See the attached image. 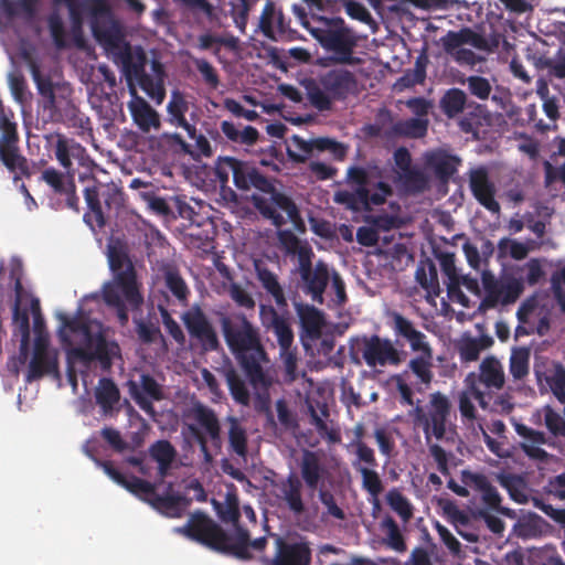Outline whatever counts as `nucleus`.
Returning a JSON list of instances; mask_svg holds the SVG:
<instances>
[{
  "label": "nucleus",
  "mask_w": 565,
  "mask_h": 565,
  "mask_svg": "<svg viewBox=\"0 0 565 565\" xmlns=\"http://www.w3.org/2000/svg\"><path fill=\"white\" fill-rule=\"evenodd\" d=\"M180 531L213 551L244 561L252 558L249 547L262 552L267 545L265 536L250 540L249 532L245 527H237L235 533L228 534L221 525L202 512L192 514Z\"/></svg>",
  "instance_id": "3"
},
{
  "label": "nucleus",
  "mask_w": 565,
  "mask_h": 565,
  "mask_svg": "<svg viewBox=\"0 0 565 565\" xmlns=\"http://www.w3.org/2000/svg\"><path fill=\"white\" fill-rule=\"evenodd\" d=\"M388 505L395 511L405 522L409 521L413 516V508L408 499L397 489H392L386 495Z\"/></svg>",
  "instance_id": "61"
},
{
  "label": "nucleus",
  "mask_w": 565,
  "mask_h": 565,
  "mask_svg": "<svg viewBox=\"0 0 565 565\" xmlns=\"http://www.w3.org/2000/svg\"><path fill=\"white\" fill-rule=\"evenodd\" d=\"M291 9L299 23L330 53V56L320 60V65H358L361 62L354 55L358 38L342 18L308 13L300 4H294Z\"/></svg>",
  "instance_id": "2"
},
{
  "label": "nucleus",
  "mask_w": 565,
  "mask_h": 565,
  "mask_svg": "<svg viewBox=\"0 0 565 565\" xmlns=\"http://www.w3.org/2000/svg\"><path fill=\"white\" fill-rule=\"evenodd\" d=\"M263 324L271 330L277 338L279 349H290L294 342V332L288 319L279 315L273 306H260Z\"/></svg>",
  "instance_id": "28"
},
{
  "label": "nucleus",
  "mask_w": 565,
  "mask_h": 565,
  "mask_svg": "<svg viewBox=\"0 0 565 565\" xmlns=\"http://www.w3.org/2000/svg\"><path fill=\"white\" fill-rule=\"evenodd\" d=\"M466 85L468 92L480 100H487L492 92V86L488 78L479 75H471L459 81Z\"/></svg>",
  "instance_id": "58"
},
{
  "label": "nucleus",
  "mask_w": 565,
  "mask_h": 565,
  "mask_svg": "<svg viewBox=\"0 0 565 565\" xmlns=\"http://www.w3.org/2000/svg\"><path fill=\"white\" fill-rule=\"evenodd\" d=\"M441 43L444 50L450 55L461 49L460 46L463 44H470L479 50H484L488 45L484 36L470 28H462L459 31H448L446 35L441 38Z\"/></svg>",
  "instance_id": "35"
},
{
  "label": "nucleus",
  "mask_w": 565,
  "mask_h": 565,
  "mask_svg": "<svg viewBox=\"0 0 565 565\" xmlns=\"http://www.w3.org/2000/svg\"><path fill=\"white\" fill-rule=\"evenodd\" d=\"M239 45L238 38L231 33H211L204 32L198 36L196 47L200 51H212L215 56H220L221 46L230 51H236Z\"/></svg>",
  "instance_id": "39"
},
{
  "label": "nucleus",
  "mask_w": 565,
  "mask_h": 565,
  "mask_svg": "<svg viewBox=\"0 0 565 565\" xmlns=\"http://www.w3.org/2000/svg\"><path fill=\"white\" fill-rule=\"evenodd\" d=\"M479 380L488 388L501 390L505 383L501 362L495 356H487L479 366Z\"/></svg>",
  "instance_id": "40"
},
{
  "label": "nucleus",
  "mask_w": 565,
  "mask_h": 565,
  "mask_svg": "<svg viewBox=\"0 0 565 565\" xmlns=\"http://www.w3.org/2000/svg\"><path fill=\"white\" fill-rule=\"evenodd\" d=\"M226 423L228 424V445L231 451L238 457H246L247 455V433L241 420L235 416H227Z\"/></svg>",
  "instance_id": "46"
},
{
  "label": "nucleus",
  "mask_w": 565,
  "mask_h": 565,
  "mask_svg": "<svg viewBox=\"0 0 565 565\" xmlns=\"http://www.w3.org/2000/svg\"><path fill=\"white\" fill-rule=\"evenodd\" d=\"M121 487L127 489L129 492L135 494L137 498H139L143 502L148 503L149 499L151 498L153 491L157 488V484L151 483L141 478L131 476L130 478H126V480Z\"/></svg>",
  "instance_id": "59"
},
{
  "label": "nucleus",
  "mask_w": 565,
  "mask_h": 565,
  "mask_svg": "<svg viewBox=\"0 0 565 565\" xmlns=\"http://www.w3.org/2000/svg\"><path fill=\"white\" fill-rule=\"evenodd\" d=\"M364 429L362 425H358L354 430V439L349 447L354 449V459L352 467L362 477V488L374 498L376 507H379L377 497L383 492L384 487L376 468L379 466L375 451L366 443L362 440Z\"/></svg>",
  "instance_id": "11"
},
{
  "label": "nucleus",
  "mask_w": 565,
  "mask_h": 565,
  "mask_svg": "<svg viewBox=\"0 0 565 565\" xmlns=\"http://www.w3.org/2000/svg\"><path fill=\"white\" fill-rule=\"evenodd\" d=\"M96 403L103 411V414H111L115 406L119 403L120 392L115 382L109 377H102L95 390Z\"/></svg>",
  "instance_id": "42"
},
{
  "label": "nucleus",
  "mask_w": 565,
  "mask_h": 565,
  "mask_svg": "<svg viewBox=\"0 0 565 565\" xmlns=\"http://www.w3.org/2000/svg\"><path fill=\"white\" fill-rule=\"evenodd\" d=\"M41 180L45 182L56 194L62 195L68 186V177L65 173L49 167L42 171Z\"/></svg>",
  "instance_id": "63"
},
{
  "label": "nucleus",
  "mask_w": 565,
  "mask_h": 565,
  "mask_svg": "<svg viewBox=\"0 0 565 565\" xmlns=\"http://www.w3.org/2000/svg\"><path fill=\"white\" fill-rule=\"evenodd\" d=\"M0 162L14 175V181L21 177L30 178L32 171L28 159L21 153L19 134L0 137Z\"/></svg>",
  "instance_id": "23"
},
{
  "label": "nucleus",
  "mask_w": 565,
  "mask_h": 565,
  "mask_svg": "<svg viewBox=\"0 0 565 565\" xmlns=\"http://www.w3.org/2000/svg\"><path fill=\"white\" fill-rule=\"evenodd\" d=\"M315 254L311 247H301L298 250V265L296 268L299 275V287L302 292L311 298L313 302L322 305L324 292L330 282L332 271L328 264L319 259L312 263Z\"/></svg>",
  "instance_id": "10"
},
{
  "label": "nucleus",
  "mask_w": 565,
  "mask_h": 565,
  "mask_svg": "<svg viewBox=\"0 0 565 565\" xmlns=\"http://www.w3.org/2000/svg\"><path fill=\"white\" fill-rule=\"evenodd\" d=\"M300 476L302 483L311 492L318 490L320 482L324 478V467L320 456L312 450L305 449L299 461Z\"/></svg>",
  "instance_id": "31"
},
{
  "label": "nucleus",
  "mask_w": 565,
  "mask_h": 565,
  "mask_svg": "<svg viewBox=\"0 0 565 565\" xmlns=\"http://www.w3.org/2000/svg\"><path fill=\"white\" fill-rule=\"evenodd\" d=\"M235 125L232 121L223 120L221 122V131L232 142L245 146H253L259 138L258 130L253 126Z\"/></svg>",
  "instance_id": "45"
},
{
  "label": "nucleus",
  "mask_w": 565,
  "mask_h": 565,
  "mask_svg": "<svg viewBox=\"0 0 565 565\" xmlns=\"http://www.w3.org/2000/svg\"><path fill=\"white\" fill-rule=\"evenodd\" d=\"M428 124L427 118L398 120L392 125L385 135L386 137L422 138L427 134Z\"/></svg>",
  "instance_id": "43"
},
{
  "label": "nucleus",
  "mask_w": 565,
  "mask_h": 565,
  "mask_svg": "<svg viewBox=\"0 0 565 565\" xmlns=\"http://www.w3.org/2000/svg\"><path fill=\"white\" fill-rule=\"evenodd\" d=\"M277 498L295 516H300L306 512V503L302 498L303 483L297 473L290 472L277 483Z\"/></svg>",
  "instance_id": "25"
},
{
  "label": "nucleus",
  "mask_w": 565,
  "mask_h": 565,
  "mask_svg": "<svg viewBox=\"0 0 565 565\" xmlns=\"http://www.w3.org/2000/svg\"><path fill=\"white\" fill-rule=\"evenodd\" d=\"M146 53L141 47H138L135 50L134 55L124 62L122 66L127 77L130 81L136 79L139 87L148 95V97L157 105H160L166 98L164 81L146 73Z\"/></svg>",
  "instance_id": "17"
},
{
  "label": "nucleus",
  "mask_w": 565,
  "mask_h": 565,
  "mask_svg": "<svg viewBox=\"0 0 565 565\" xmlns=\"http://www.w3.org/2000/svg\"><path fill=\"white\" fill-rule=\"evenodd\" d=\"M194 140V143H188L179 134H174L172 139L181 147L183 152L190 154L193 159L201 157L210 158L213 154V150L210 141L202 134H198L195 129V136L189 137Z\"/></svg>",
  "instance_id": "49"
},
{
  "label": "nucleus",
  "mask_w": 565,
  "mask_h": 565,
  "mask_svg": "<svg viewBox=\"0 0 565 565\" xmlns=\"http://www.w3.org/2000/svg\"><path fill=\"white\" fill-rule=\"evenodd\" d=\"M296 307L303 328L308 332H318L322 327L321 312L310 305L297 303Z\"/></svg>",
  "instance_id": "57"
},
{
  "label": "nucleus",
  "mask_w": 565,
  "mask_h": 565,
  "mask_svg": "<svg viewBox=\"0 0 565 565\" xmlns=\"http://www.w3.org/2000/svg\"><path fill=\"white\" fill-rule=\"evenodd\" d=\"M126 387L136 404L150 416L156 414L153 402H159L164 397L161 385L147 373L140 375L139 382L128 380Z\"/></svg>",
  "instance_id": "20"
},
{
  "label": "nucleus",
  "mask_w": 565,
  "mask_h": 565,
  "mask_svg": "<svg viewBox=\"0 0 565 565\" xmlns=\"http://www.w3.org/2000/svg\"><path fill=\"white\" fill-rule=\"evenodd\" d=\"M32 78L41 96L44 113L53 122H61L82 134L92 131L90 119L73 103L72 88L63 83H53L50 76L42 75L36 66L32 67Z\"/></svg>",
  "instance_id": "7"
},
{
  "label": "nucleus",
  "mask_w": 565,
  "mask_h": 565,
  "mask_svg": "<svg viewBox=\"0 0 565 565\" xmlns=\"http://www.w3.org/2000/svg\"><path fill=\"white\" fill-rule=\"evenodd\" d=\"M171 490L172 483H169L166 494H158L156 489L148 504L169 518H180L189 505L190 500L180 493H170Z\"/></svg>",
  "instance_id": "34"
},
{
  "label": "nucleus",
  "mask_w": 565,
  "mask_h": 565,
  "mask_svg": "<svg viewBox=\"0 0 565 565\" xmlns=\"http://www.w3.org/2000/svg\"><path fill=\"white\" fill-rule=\"evenodd\" d=\"M467 94L460 88H449L439 100V108L449 118H456L462 114L469 105Z\"/></svg>",
  "instance_id": "44"
},
{
  "label": "nucleus",
  "mask_w": 565,
  "mask_h": 565,
  "mask_svg": "<svg viewBox=\"0 0 565 565\" xmlns=\"http://www.w3.org/2000/svg\"><path fill=\"white\" fill-rule=\"evenodd\" d=\"M149 456L158 462H173L178 452L174 446L167 439H160L150 445Z\"/></svg>",
  "instance_id": "62"
},
{
  "label": "nucleus",
  "mask_w": 565,
  "mask_h": 565,
  "mask_svg": "<svg viewBox=\"0 0 565 565\" xmlns=\"http://www.w3.org/2000/svg\"><path fill=\"white\" fill-rule=\"evenodd\" d=\"M44 376L61 377L58 353H32L28 364L25 382L32 383Z\"/></svg>",
  "instance_id": "29"
},
{
  "label": "nucleus",
  "mask_w": 565,
  "mask_h": 565,
  "mask_svg": "<svg viewBox=\"0 0 565 565\" xmlns=\"http://www.w3.org/2000/svg\"><path fill=\"white\" fill-rule=\"evenodd\" d=\"M390 327L397 338L409 343L413 351H428L426 335L414 327V323L397 311L388 313Z\"/></svg>",
  "instance_id": "27"
},
{
  "label": "nucleus",
  "mask_w": 565,
  "mask_h": 565,
  "mask_svg": "<svg viewBox=\"0 0 565 565\" xmlns=\"http://www.w3.org/2000/svg\"><path fill=\"white\" fill-rule=\"evenodd\" d=\"M134 98L129 102L128 108L134 122L143 132H149L152 128H160V117L142 97L138 96L135 88H131Z\"/></svg>",
  "instance_id": "33"
},
{
  "label": "nucleus",
  "mask_w": 565,
  "mask_h": 565,
  "mask_svg": "<svg viewBox=\"0 0 565 565\" xmlns=\"http://www.w3.org/2000/svg\"><path fill=\"white\" fill-rule=\"evenodd\" d=\"M427 63L428 60L426 56H418L415 61L414 67L406 70L397 79L396 86H398L401 89H404L414 87L418 84H423L426 78Z\"/></svg>",
  "instance_id": "52"
},
{
  "label": "nucleus",
  "mask_w": 565,
  "mask_h": 565,
  "mask_svg": "<svg viewBox=\"0 0 565 565\" xmlns=\"http://www.w3.org/2000/svg\"><path fill=\"white\" fill-rule=\"evenodd\" d=\"M254 268L256 278L262 288L274 299L277 308L281 310L286 309L288 301L278 276L271 271L263 260H255Z\"/></svg>",
  "instance_id": "32"
},
{
  "label": "nucleus",
  "mask_w": 565,
  "mask_h": 565,
  "mask_svg": "<svg viewBox=\"0 0 565 565\" xmlns=\"http://www.w3.org/2000/svg\"><path fill=\"white\" fill-rule=\"evenodd\" d=\"M382 178L383 172L376 166L367 168L351 166L345 175L348 188L335 191L333 201L355 213L371 212L393 195L392 185Z\"/></svg>",
  "instance_id": "5"
},
{
  "label": "nucleus",
  "mask_w": 565,
  "mask_h": 565,
  "mask_svg": "<svg viewBox=\"0 0 565 565\" xmlns=\"http://www.w3.org/2000/svg\"><path fill=\"white\" fill-rule=\"evenodd\" d=\"M0 162L14 175V181L21 177L30 178L32 171L28 159L21 153L19 134L0 137Z\"/></svg>",
  "instance_id": "22"
},
{
  "label": "nucleus",
  "mask_w": 565,
  "mask_h": 565,
  "mask_svg": "<svg viewBox=\"0 0 565 565\" xmlns=\"http://www.w3.org/2000/svg\"><path fill=\"white\" fill-rule=\"evenodd\" d=\"M501 285L492 274L487 271L482 274V286L486 291L481 302L482 307L494 308L499 303Z\"/></svg>",
  "instance_id": "60"
},
{
  "label": "nucleus",
  "mask_w": 565,
  "mask_h": 565,
  "mask_svg": "<svg viewBox=\"0 0 565 565\" xmlns=\"http://www.w3.org/2000/svg\"><path fill=\"white\" fill-rule=\"evenodd\" d=\"M458 126L461 131L477 136L486 120L484 107L475 102H470Z\"/></svg>",
  "instance_id": "48"
},
{
  "label": "nucleus",
  "mask_w": 565,
  "mask_h": 565,
  "mask_svg": "<svg viewBox=\"0 0 565 565\" xmlns=\"http://www.w3.org/2000/svg\"><path fill=\"white\" fill-rule=\"evenodd\" d=\"M329 151L335 160H343L347 156V147L331 138L320 137L311 140L295 135L287 148L288 157L297 163H305L312 152Z\"/></svg>",
  "instance_id": "18"
},
{
  "label": "nucleus",
  "mask_w": 565,
  "mask_h": 565,
  "mask_svg": "<svg viewBox=\"0 0 565 565\" xmlns=\"http://www.w3.org/2000/svg\"><path fill=\"white\" fill-rule=\"evenodd\" d=\"M381 529L385 531L386 537L384 543L392 550L403 553L407 550L404 537L401 533L399 526L396 521L391 516L386 515L381 522Z\"/></svg>",
  "instance_id": "54"
},
{
  "label": "nucleus",
  "mask_w": 565,
  "mask_h": 565,
  "mask_svg": "<svg viewBox=\"0 0 565 565\" xmlns=\"http://www.w3.org/2000/svg\"><path fill=\"white\" fill-rule=\"evenodd\" d=\"M108 11L105 1H94L92 12L95 17L90 22L92 32L99 44L107 51L117 54L124 63L134 55L135 51L131 50L129 43L125 42L120 25L116 21L97 17V14L108 13Z\"/></svg>",
  "instance_id": "12"
},
{
  "label": "nucleus",
  "mask_w": 565,
  "mask_h": 565,
  "mask_svg": "<svg viewBox=\"0 0 565 565\" xmlns=\"http://www.w3.org/2000/svg\"><path fill=\"white\" fill-rule=\"evenodd\" d=\"M84 199L89 211L84 214V221L93 227V217L95 225L103 228L106 225L103 203L108 211L118 210L122 204V192L114 183H103L93 178L84 189Z\"/></svg>",
  "instance_id": "13"
},
{
  "label": "nucleus",
  "mask_w": 565,
  "mask_h": 565,
  "mask_svg": "<svg viewBox=\"0 0 565 565\" xmlns=\"http://www.w3.org/2000/svg\"><path fill=\"white\" fill-rule=\"evenodd\" d=\"M113 273L114 280L103 286V299L108 307L115 309L120 326H126L129 319L126 302L136 309L143 302V297L134 264Z\"/></svg>",
  "instance_id": "9"
},
{
  "label": "nucleus",
  "mask_w": 565,
  "mask_h": 565,
  "mask_svg": "<svg viewBox=\"0 0 565 565\" xmlns=\"http://www.w3.org/2000/svg\"><path fill=\"white\" fill-rule=\"evenodd\" d=\"M55 158L61 167L66 171L68 177V186L62 195L66 196V205L78 212L79 199L76 195V186L74 183L75 171L73 169L72 159L82 162L86 156V149L74 139H68L63 135H58L54 146Z\"/></svg>",
  "instance_id": "14"
},
{
  "label": "nucleus",
  "mask_w": 565,
  "mask_h": 565,
  "mask_svg": "<svg viewBox=\"0 0 565 565\" xmlns=\"http://www.w3.org/2000/svg\"><path fill=\"white\" fill-rule=\"evenodd\" d=\"M311 548L307 542H287L276 539L274 557H264L263 565H310Z\"/></svg>",
  "instance_id": "21"
},
{
  "label": "nucleus",
  "mask_w": 565,
  "mask_h": 565,
  "mask_svg": "<svg viewBox=\"0 0 565 565\" xmlns=\"http://www.w3.org/2000/svg\"><path fill=\"white\" fill-rule=\"evenodd\" d=\"M245 161L238 160L233 157L220 158L216 162L214 174L222 189L226 188L232 175L235 186L238 189V184L243 183V168Z\"/></svg>",
  "instance_id": "38"
},
{
  "label": "nucleus",
  "mask_w": 565,
  "mask_h": 565,
  "mask_svg": "<svg viewBox=\"0 0 565 565\" xmlns=\"http://www.w3.org/2000/svg\"><path fill=\"white\" fill-rule=\"evenodd\" d=\"M461 480L465 486L473 487L476 490L481 492L482 502L488 509L494 510L507 516L512 515V511L510 509L501 507V495L495 487L490 483L487 476L463 470L461 472Z\"/></svg>",
  "instance_id": "24"
},
{
  "label": "nucleus",
  "mask_w": 565,
  "mask_h": 565,
  "mask_svg": "<svg viewBox=\"0 0 565 565\" xmlns=\"http://www.w3.org/2000/svg\"><path fill=\"white\" fill-rule=\"evenodd\" d=\"M190 106L191 103L186 95L179 89H173L167 104V121L174 127L184 129L188 137H194L195 124L190 122L185 117L190 111Z\"/></svg>",
  "instance_id": "26"
},
{
  "label": "nucleus",
  "mask_w": 565,
  "mask_h": 565,
  "mask_svg": "<svg viewBox=\"0 0 565 565\" xmlns=\"http://www.w3.org/2000/svg\"><path fill=\"white\" fill-rule=\"evenodd\" d=\"M438 259L440 263L441 271L448 279V294H458L460 296L461 302L463 303V299H466V297L462 295L460 290V275L457 273L455 255L451 253H441L438 256Z\"/></svg>",
  "instance_id": "50"
},
{
  "label": "nucleus",
  "mask_w": 565,
  "mask_h": 565,
  "mask_svg": "<svg viewBox=\"0 0 565 565\" xmlns=\"http://www.w3.org/2000/svg\"><path fill=\"white\" fill-rule=\"evenodd\" d=\"M164 286L169 292L181 303L186 305L190 297V288L181 276L178 267L171 263H163L160 266Z\"/></svg>",
  "instance_id": "36"
},
{
  "label": "nucleus",
  "mask_w": 565,
  "mask_h": 565,
  "mask_svg": "<svg viewBox=\"0 0 565 565\" xmlns=\"http://www.w3.org/2000/svg\"><path fill=\"white\" fill-rule=\"evenodd\" d=\"M398 179L405 189L413 193L423 192L428 186L427 177L422 170L415 167L399 173Z\"/></svg>",
  "instance_id": "56"
},
{
  "label": "nucleus",
  "mask_w": 565,
  "mask_h": 565,
  "mask_svg": "<svg viewBox=\"0 0 565 565\" xmlns=\"http://www.w3.org/2000/svg\"><path fill=\"white\" fill-rule=\"evenodd\" d=\"M223 375L225 377L226 384L228 386L233 399L243 406L249 405V391L246 386L245 381L242 379L237 370L234 369L233 366H228L223 370Z\"/></svg>",
  "instance_id": "47"
},
{
  "label": "nucleus",
  "mask_w": 565,
  "mask_h": 565,
  "mask_svg": "<svg viewBox=\"0 0 565 565\" xmlns=\"http://www.w3.org/2000/svg\"><path fill=\"white\" fill-rule=\"evenodd\" d=\"M358 78L344 67L321 72L302 82L307 100L317 110L330 111L334 102H344L358 93Z\"/></svg>",
  "instance_id": "8"
},
{
  "label": "nucleus",
  "mask_w": 565,
  "mask_h": 565,
  "mask_svg": "<svg viewBox=\"0 0 565 565\" xmlns=\"http://www.w3.org/2000/svg\"><path fill=\"white\" fill-rule=\"evenodd\" d=\"M217 514L224 523H231L233 525V533L236 532L237 527H243L239 524L241 510L236 494L228 493L226 495L224 504L217 507Z\"/></svg>",
  "instance_id": "55"
},
{
  "label": "nucleus",
  "mask_w": 565,
  "mask_h": 565,
  "mask_svg": "<svg viewBox=\"0 0 565 565\" xmlns=\"http://www.w3.org/2000/svg\"><path fill=\"white\" fill-rule=\"evenodd\" d=\"M182 321L192 340H194L202 352H216L221 349L217 332L206 316L198 306L182 315Z\"/></svg>",
  "instance_id": "16"
},
{
  "label": "nucleus",
  "mask_w": 565,
  "mask_h": 565,
  "mask_svg": "<svg viewBox=\"0 0 565 565\" xmlns=\"http://www.w3.org/2000/svg\"><path fill=\"white\" fill-rule=\"evenodd\" d=\"M426 166L431 169L438 180L448 182L449 179L458 171L461 159L451 154L446 150L436 149L429 151L425 156Z\"/></svg>",
  "instance_id": "30"
},
{
  "label": "nucleus",
  "mask_w": 565,
  "mask_h": 565,
  "mask_svg": "<svg viewBox=\"0 0 565 565\" xmlns=\"http://www.w3.org/2000/svg\"><path fill=\"white\" fill-rule=\"evenodd\" d=\"M419 352L422 355L412 359L408 363V369L417 376L420 383L428 385L434 377L431 372L433 351L428 344V351Z\"/></svg>",
  "instance_id": "53"
},
{
  "label": "nucleus",
  "mask_w": 565,
  "mask_h": 565,
  "mask_svg": "<svg viewBox=\"0 0 565 565\" xmlns=\"http://www.w3.org/2000/svg\"><path fill=\"white\" fill-rule=\"evenodd\" d=\"M451 408L448 396L441 392H434L429 394L428 403L425 406L419 405L418 402L409 413L414 424L423 429L429 454L434 458L438 471L444 476L450 473L447 452L440 445L429 444V441L433 437L436 440L445 439L447 430L451 426Z\"/></svg>",
  "instance_id": "6"
},
{
  "label": "nucleus",
  "mask_w": 565,
  "mask_h": 565,
  "mask_svg": "<svg viewBox=\"0 0 565 565\" xmlns=\"http://www.w3.org/2000/svg\"><path fill=\"white\" fill-rule=\"evenodd\" d=\"M87 343L94 350L95 360L99 361L104 367H109L113 359L120 356L119 345L115 341H108L102 332L92 334Z\"/></svg>",
  "instance_id": "41"
},
{
  "label": "nucleus",
  "mask_w": 565,
  "mask_h": 565,
  "mask_svg": "<svg viewBox=\"0 0 565 565\" xmlns=\"http://www.w3.org/2000/svg\"><path fill=\"white\" fill-rule=\"evenodd\" d=\"M254 0H231L230 7H231V15L234 20L235 25L244 33L247 20H248V13L253 6Z\"/></svg>",
  "instance_id": "64"
},
{
  "label": "nucleus",
  "mask_w": 565,
  "mask_h": 565,
  "mask_svg": "<svg viewBox=\"0 0 565 565\" xmlns=\"http://www.w3.org/2000/svg\"><path fill=\"white\" fill-rule=\"evenodd\" d=\"M353 348L370 367L398 365L402 362L401 353L393 342L377 334L356 339Z\"/></svg>",
  "instance_id": "15"
},
{
  "label": "nucleus",
  "mask_w": 565,
  "mask_h": 565,
  "mask_svg": "<svg viewBox=\"0 0 565 565\" xmlns=\"http://www.w3.org/2000/svg\"><path fill=\"white\" fill-rule=\"evenodd\" d=\"M221 332L230 352L255 388H268L271 380L267 373L269 355L260 329L243 312L221 313Z\"/></svg>",
  "instance_id": "1"
},
{
  "label": "nucleus",
  "mask_w": 565,
  "mask_h": 565,
  "mask_svg": "<svg viewBox=\"0 0 565 565\" xmlns=\"http://www.w3.org/2000/svg\"><path fill=\"white\" fill-rule=\"evenodd\" d=\"M469 188L477 202L493 214L500 213V204L495 200L497 188L490 179L489 170L484 166L469 170Z\"/></svg>",
  "instance_id": "19"
},
{
  "label": "nucleus",
  "mask_w": 565,
  "mask_h": 565,
  "mask_svg": "<svg viewBox=\"0 0 565 565\" xmlns=\"http://www.w3.org/2000/svg\"><path fill=\"white\" fill-rule=\"evenodd\" d=\"M192 417L210 437L214 446L221 445V425L215 412L202 404L198 403L192 407Z\"/></svg>",
  "instance_id": "37"
},
{
  "label": "nucleus",
  "mask_w": 565,
  "mask_h": 565,
  "mask_svg": "<svg viewBox=\"0 0 565 565\" xmlns=\"http://www.w3.org/2000/svg\"><path fill=\"white\" fill-rule=\"evenodd\" d=\"M531 351L526 347H515L511 350L509 371L515 381L523 380L530 372Z\"/></svg>",
  "instance_id": "51"
},
{
  "label": "nucleus",
  "mask_w": 565,
  "mask_h": 565,
  "mask_svg": "<svg viewBox=\"0 0 565 565\" xmlns=\"http://www.w3.org/2000/svg\"><path fill=\"white\" fill-rule=\"evenodd\" d=\"M243 181L238 184V190L256 191L250 196L253 206L275 227L280 228L287 221L296 223L301 218L295 201L276 188V179L268 178L255 166L246 162L243 168Z\"/></svg>",
  "instance_id": "4"
}]
</instances>
